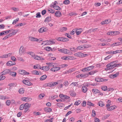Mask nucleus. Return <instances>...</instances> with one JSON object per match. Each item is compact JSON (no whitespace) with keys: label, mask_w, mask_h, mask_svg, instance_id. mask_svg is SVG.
<instances>
[{"label":"nucleus","mask_w":122,"mask_h":122,"mask_svg":"<svg viewBox=\"0 0 122 122\" xmlns=\"http://www.w3.org/2000/svg\"><path fill=\"white\" fill-rule=\"evenodd\" d=\"M118 61H112L108 64L112 69L116 67H118L121 65L120 64H117Z\"/></svg>","instance_id":"nucleus-1"},{"label":"nucleus","mask_w":122,"mask_h":122,"mask_svg":"<svg viewBox=\"0 0 122 122\" xmlns=\"http://www.w3.org/2000/svg\"><path fill=\"white\" fill-rule=\"evenodd\" d=\"M88 54H83L81 52H79L74 54V55L78 57H82L85 56Z\"/></svg>","instance_id":"nucleus-2"},{"label":"nucleus","mask_w":122,"mask_h":122,"mask_svg":"<svg viewBox=\"0 0 122 122\" xmlns=\"http://www.w3.org/2000/svg\"><path fill=\"white\" fill-rule=\"evenodd\" d=\"M58 50L60 52L64 54H70L71 53L70 50L65 49H60Z\"/></svg>","instance_id":"nucleus-3"},{"label":"nucleus","mask_w":122,"mask_h":122,"mask_svg":"<svg viewBox=\"0 0 122 122\" xmlns=\"http://www.w3.org/2000/svg\"><path fill=\"white\" fill-rule=\"evenodd\" d=\"M56 40L58 41L63 42H66L69 41V40L67 38H66L63 37H57Z\"/></svg>","instance_id":"nucleus-4"},{"label":"nucleus","mask_w":122,"mask_h":122,"mask_svg":"<svg viewBox=\"0 0 122 122\" xmlns=\"http://www.w3.org/2000/svg\"><path fill=\"white\" fill-rule=\"evenodd\" d=\"M119 33L120 32L119 31H111L109 32V34L108 33L107 34L108 35H115L117 34H119Z\"/></svg>","instance_id":"nucleus-5"},{"label":"nucleus","mask_w":122,"mask_h":122,"mask_svg":"<svg viewBox=\"0 0 122 122\" xmlns=\"http://www.w3.org/2000/svg\"><path fill=\"white\" fill-rule=\"evenodd\" d=\"M10 71H11L10 70L6 69L4 70L1 73L2 75H5L7 74H10Z\"/></svg>","instance_id":"nucleus-6"},{"label":"nucleus","mask_w":122,"mask_h":122,"mask_svg":"<svg viewBox=\"0 0 122 122\" xmlns=\"http://www.w3.org/2000/svg\"><path fill=\"white\" fill-rule=\"evenodd\" d=\"M23 83L26 85L28 86H30L32 85V83L27 80H24L22 81Z\"/></svg>","instance_id":"nucleus-7"},{"label":"nucleus","mask_w":122,"mask_h":122,"mask_svg":"<svg viewBox=\"0 0 122 122\" xmlns=\"http://www.w3.org/2000/svg\"><path fill=\"white\" fill-rule=\"evenodd\" d=\"M87 46L84 45L83 46H78L77 48V49L79 50H82L85 49L86 48H87Z\"/></svg>","instance_id":"nucleus-8"},{"label":"nucleus","mask_w":122,"mask_h":122,"mask_svg":"<svg viewBox=\"0 0 122 122\" xmlns=\"http://www.w3.org/2000/svg\"><path fill=\"white\" fill-rule=\"evenodd\" d=\"M24 109L25 112H26L27 111L29 108L30 107V105H29L28 103H26L25 104H24Z\"/></svg>","instance_id":"nucleus-9"},{"label":"nucleus","mask_w":122,"mask_h":122,"mask_svg":"<svg viewBox=\"0 0 122 122\" xmlns=\"http://www.w3.org/2000/svg\"><path fill=\"white\" fill-rule=\"evenodd\" d=\"M19 73L20 74L22 75H28L30 74L29 72H27L26 71L23 70H20L19 71Z\"/></svg>","instance_id":"nucleus-10"},{"label":"nucleus","mask_w":122,"mask_h":122,"mask_svg":"<svg viewBox=\"0 0 122 122\" xmlns=\"http://www.w3.org/2000/svg\"><path fill=\"white\" fill-rule=\"evenodd\" d=\"M60 69V67H54L51 68V70L52 71L55 72L59 70Z\"/></svg>","instance_id":"nucleus-11"},{"label":"nucleus","mask_w":122,"mask_h":122,"mask_svg":"<svg viewBox=\"0 0 122 122\" xmlns=\"http://www.w3.org/2000/svg\"><path fill=\"white\" fill-rule=\"evenodd\" d=\"M86 86H83L81 88L83 92L84 93H86V92L88 90L87 88V87H88V85H87Z\"/></svg>","instance_id":"nucleus-12"},{"label":"nucleus","mask_w":122,"mask_h":122,"mask_svg":"<svg viewBox=\"0 0 122 122\" xmlns=\"http://www.w3.org/2000/svg\"><path fill=\"white\" fill-rule=\"evenodd\" d=\"M15 64V62H13L12 61H8L6 63V65L8 66H11Z\"/></svg>","instance_id":"nucleus-13"},{"label":"nucleus","mask_w":122,"mask_h":122,"mask_svg":"<svg viewBox=\"0 0 122 122\" xmlns=\"http://www.w3.org/2000/svg\"><path fill=\"white\" fill-rule=\"evenodd\" d=\"M111 20H107L102 22L101 24L102 25H104L108 24L110 22Z\"/></svg>","instance_id":"nucleus-14"},{"label":"nucleus","mask_w":122,"mask_h":122,"mask_svg":"<svg viewBox=\"0 0 122 122\" xmlns=\"http://www.w3.org/2000/svg\"><path fill=\"white\" fill-rule=\"evenodd\" d=\"M55 15L56 17H60L62 15L61 13L59 11H57L55 13Z\"/></svg>","instance_id":"nucleus-15"},{"label":"nucleus","mask_w":122,"mask_h":122,"mask_svg":"<svg viewBox=\"0 0 122 122\" xmlns=\"http://www.w3.org/2000/svg\"><path fill=\"white\" fill-rule=\"evenodd\" d=\"M44 111L46 112H51L52 111V109L51 108L49 107H45L44 109Z\"/></svg>","instance_id":"nucleus-16"},{"label":"nucleus","mask_w":122,"mask_h":122,"mask_svg":"<svg viewBox=\"0 0 122 122\" xmlns=\"http://www.w3.org/2000/svg\"><path fill=\"white\" fill-rule=\"evenodd\" d=\"M97 28H96L95 29H89L88 30L87 33H90L92 32H94L95 31H97Z\"/></svg>","instance_id":"nucleus-17"},{"label":"nucleus","mask_w":122,"mask_h":122,"mask_svg":"<svg viewBox=\"0 0 122 122\" xmlns=\"http://www.w3.org/2000/svg\"><path fill=\"white\" fill-rule=\"evenodd\" d=\"M30 41H36L37 42H38L39 41V39H38L34 37H30Z\"/></svg>","instance_id":"nucleus-18"},{"label":"nucleus","mask_w":122,"mask_h":122,"mask_svg":"<svg viewBox=\"0 0 122 122\" xmlns=\"http://www.w3.org/2000/svg\"><path fill=\"white\" fill-rule=\"evenodd\" d=\"M24 51V47L23 46H21L20 49L19 51V54L20 55H21L23 53Z\"/></svg>","instance_id":"nucleus-19"},{"label":"nucleus","mask_w":122,"mask_h":122,"mask_svg":"<svg viewBox=\"0 0 122 122\" xmlns=\"http://www.w3.org/2000/svg\"><path fill=\"white\" fill-rule=\"evenodd\" d=\"M12 54V53H10L4 55H3V56H1L0 57V58H7L8 56H10Z\"/></svg>","instance_id":"nucleus-20"},{"label":"nucleus","mask_w":122,"mask_h":122,"mask_svg":"<svg viewBox=\"0 0 122 122\" xmlns=\"http://www.w3.org/2000/svg\"><path fill=\"white\" fill-rule=\"evenodd\" d=\"M51 16H48L45 19L44 21V22L47 23L48 22H49L51 20Z\"/></svg>","instance_id":"nucleus-21"},{"label":"nucleus","mask_w":122,"mask_h":122,"mask_svg":"<svg viewBox=\"0 0 122 122\" xmlns=\"http://www.w3.org/2000/svg\"><path fill=\"white\" fill-rule=\"evenodd\" d=\"M92 91L93 93L95 94H96L97 93H100V91L98 90L95 89H92Z\"/></svg>","instance_id":"nucleus-22"},{"label":"nucleus","mask_w":122,"mask_h":122,"mask_svg":"<svg viewBox=\"0 0 122 122\" xmlns=\"http://www.w3.org/2000/svg\"><path fill=\"white\" fill-rule=\"evenodd\" d=\"M46 31V29L44 28V27H42L40 28L38 30V31L39 33H42Z\"/></svg>","instance_id":"nucleus-23"},{"label":"nucleus","mask_w":122,"mask_h":122,"mask_svg":"<svg viewBox=\"0 0 122 122\" xmlns=\"http://www.w3.org/2000/svg\"><path fill=\"white\" fill-rule=\"evenodd\" d=\"M115 107L116 106H111L108 108L107 110L108 111L112 110L115 109Z\"/></svg>","instance_id":"nucleus-24"},{"label":"nucleus","mask_w":122,"mask_h":122,"mask_svg":"<svg viewBox=\"0 0 122 122\" xmlns=\"http://www.w3.org/2000/svg\"><path fill=\"white\" fill-rule=\"evenodd\" d=\"M82 29H77V30L76 32V34L77 35H78L81 33V32L82 31Z\"/></svg>","instance_id":"nucleus-25"},{"label":"nucleus","mask_w":122,"mask_h":122,"mask_svg":"<svg viewBox=\"0 0 122 122\" xmlns=\"http://www.w3.org/2000/svg\"><path fill=\"white\" fill-rule=\"evenodd\" d=\"M119 74V72H117L115 74L111 75V77L112 79H113L118 76Z\"/></svg>","instance_id":"nucleus-26"},{"label":"nucleus","mask_w":122,"mask_h":122,"mask_svg":"<svg viewBox=\"0 0 122 122\" xmlns=\"http://www.w3.org/2000/svg\"><path fill=\"white\" fill-rule=\"evenodd\" d=\"M56 104L59 107H62L64 105V104L61 103H57Z\"/></svg>","instance_id":"nucleus-27"},{"label":"nucleus","mask_w":122,"mask_h":122,"mask_svg":"<svg viewBox=\"0 0 122 122\" xmlns=\"http://www.w3.org/2000/svg\"><path fill=\"white\" fill-rule=\"evenodd\" d=\"M17 74L14 71H10V75H11L13 77L16 76Z\"/></svg>","instance_id":"nucleus-28"},{"label":"nucleus","mask_w":122,"mask_h":122,"mask_svg":"<svg viewBox=\"0 0 122 122\" xmlns=\"http://www.w3.org/2000/svg\"><path fill=\"white\" fill-rule=\"evenodd\" d=\"M103 80L102 78H97L95 79V81L98 82H103Z\"/></svg>","instance_id":"nucleus-29"},{"label":"nucleus","mask_w":122,"mask_h":122,"mask_svg":"<svg viewBox=\"0 0 122 122\" xmlns=\"http://www.w3.org/2000/svg\"><path fill=\"white\" fill-rule=\"evenodd\" d=\"M53 8L56 10H61V8L59 6L57 5H55L53 6Z\"/></svg>","instance_id":"nucleus-30"},{"label":"nucleus","mask_w":122,"mask_h":122,"mask_svg":"<svg viewBox=\"0 0 122 122\" xmlns=\"http://www.w3.org/2000/svg\"><path fill=\"white\" fill-rule=\"evenodd\" d=\"M98 105L102 107L104 105V104L102 101H99L98 103Z\"/></svg>","instance_id":"nucleus-31"},{"label":"nucleus","mask_w":122,"mask_h":122,"mask_svg":"<svg viewBox=\"0 0 122 122\" xmlns=\"http://www.w3.org/2000/svg\"><path fill=\"white\" fill-rule=\"evenodd\" d=\"M94 66H92L86 67L87 71H90L92 70L94 68Z\"/></svg>","instance_id":"nucleus-32"},{"label":"nucleus","mask_w":122,"mask_h":122,"mask_svg":"<svg viewBox=\"0 0 122 122\" xmlns=\"http://www.w3.org/2000/svg\"><path fill=\"white\" fill-rule=\"evenodd\" d=\"M25 90L23 88H21L19 90V92L20 94H23Z\"/></svg>","instance_id":"nucleus-33"},{"label":"nucleus","mask_w":122,"mask_h":122,"mask_svg":"<svg viewBox=\"0 0 122 122\" xmlns=\"http://www.w3.org/2000/svg\"><path fill=\"white\" fill-rule=\"evenodd\" d=\"M32 73L35 75H39V72L36 70H34L31 71Z\"/></svg>","instance_id":"nucleus-34"},{"label":"nucleus","mask_w":122,"mask_h":122,"mask_svg":"<svg viewBox=\"0 0 122 122\" xmlns=\"http://www.w3.org/2000/svg\"><path fill=\"white\" fill-rule=\"evenodd\" d=\"M46 86H49L50 87H53L52 82H49L46 84Z\"/></svg>","instance_id":"nucleus-35"},{"label":"nucleus","mask_w":122,"mask_h":122,"mask_svg":"<svg viewBox=\"0 0 122 122\" xmlns=\"http://www.w3.org/2000/svg\"><path fill=\"white\" fill-rule=\"evenodd\" d=\"M97 72V71L96 70L95 71H92L90 72H88V75H92L94 74L95 73Z\"/></svg>","instance_id":"nucleus-36"},{"label":"nucleus","mask_w":122,"mask_h":122,"mask_svg":"<svg viewBox=\"0 0 122 122\" xmlns=\"http://www.w3.org/2000/svg\"><path fill=\"white\" fill-rule=\"evenodd\" d=\"M67 28L66 27H64L60 29V30L61 32H63L66 30Z\"/></svg>","instance_id":"nucleus-37"},{"label":"nucleus","mask_w":122,"mask_h":122,"mask_svg":"<svg viewBox=\"0 0 122 122\" xmlns=\"http://www.w3.org/2000/svg\"><path fill=\"white\" fill-rule=\"evenodd\" d=\"M47 76L46 75H44L41 76L40 78V79L41 80H43L46 79Z\"/></svg>","instance_id":"nucleus-38"},{"label":"nucleus","mask_w":122,"mask_h":122,"mask_svg":"<svg viewBox=\"0 0 122 122\" xmlns=\"http://www.w3.org/2000/svg\"><path fill=\"white\" fill-rule=\"evenodd\" d=\"M101 89L104 91H106L107 90V87L105 86H103L101 87Z\"/></svg>","instance_id":"nucleus-39"},{"label":"nucleus","mask_w":122,"mask_h":122,"mask_svg":"<svg viewBox=\"0 0 122 122\" xmlns=\"http://www.w3.org/2000/svg\"><path fill=\"white\" fill-rule=\"evenodd\" d=\"M70 1L68 0H64L63 2V3L65 5H68L70 4Z\"/></svg>","instance_id":"nucleus-40"},{"label":"nucleus","mask_w":122,"mask_h":122,"mask_svg":"<svg viewBox=\"0 0 122 122\" xmlns=\"http://www.w3.org/2000/svg\"><path fill=\"white\" fill-rule=\"evenodd\" d=\"M107 67L105 69L106 70H110L112 69L109 65L107 64L106 66Z\"/></svg>","instance_id":"nucleus-41"},{"label":"nucleus","mask_w":122,"mask_h":122,"mask_svg":"<svg viewBox=\"0 0 122 122\" xmlns=\"http://www.w3.org/2000/svg\"><path fill=\"white\" fill-rule=\"evenodd\" d=\"M122 51V50H117L115 51H112V54H116L117 53H121V52Z\"/></svg>","instance_id":"nucleus-42"},{"label":"nucleus","mask_w":122,"mask_h":122,"mask_svg":"<svg viewBox=\"0 0 122 122\" xmlns=\"http://www.w3.org/2000/svg\"><path fill=\"white\" fill-rule=\"evenodd\" d=\"M76 30L77 29H73L70 33V34L71 35H73L76 32Z\"/></svg>","instance_id":"nucleus-43"},{"label":"nucleus","mask_w":122,"mask_h":122,"mask_svg":"<svg viewBox=\"0 0 122 122\" xmlns=\"http://www.w3.org/2000/svg\"><path fill=\"white\" fill-rule=\"evenodd\" d=\"M35 58L37 60H41V58L39 56L37 55H35L34 56Z\"/></svg>","instance_id":"nucleus-44"},{"label":"nucleus","mask_w":122,"mask_h":122,"mask_svg":"<svg viewBox=\"0 0 122 122\" xmlns=\"http://www.w3.org/2000/svg\"><path fill=\"white\" fill-rule=\"evenodd\" d=\"M19 20V18H17L15 20H13L12 24L13 25H14Z\"/></svg>","instance_id":"nucleus-45"},{"label":"nucleus","mask_w":122,"mask_h":122,"mask_svg":"<svg viewBox=\"0 0 122 122\" xmlns=\"http://www.w3.org/2000/svg\"><path fill=\"white\" fill-rule=\"evenodd\" d=\"M45 49L47 51H50V50H51L52 51L53 50L51 49V48L49 46H47L46 47Z\"/></svg>","instance_id":"nucleus-46"},{"label":"nucleus","mask_w":122,"mask_h":122,"mask_svg":"<svg viewBox=\"0 0 122 122\" xmlns=\"http://www.w3.org/2000/svg\"><path fill=\"white\" fill-rule=\"evenodd\" d=\"M81 103V101L80 100H78L76 101L74 104L75 105L77 106Z\"/></svg>","instance_id":"nucleus-47"},{"label":"nucleus","mask_w":122,"mask_h":122,"mask_svg":"<svg viewBox=\"0 0 122 122\" xmlns=\"http://www.w3.org/2000/svg\"><path fill=\"white\" fill-rule=\"evenodd\" d=\"M78 82H73L71 84V85H73L74 86H78L79 84L78 83Z\"/></svg>","instance_id":"nucleus-48"},{"label":"nucleus","mask_w":122,"mask_h":122,"mask_svg":"<svg viewBox=\"0 0 122 122\" xmlns=\"http://www.w3.org/2000/svg\"><path fill=\"white\" fill-rule=\"evenodd\" d=\"M70 95L73 97H74L76 95V93L74 91H70Z\"/></svg>","instance_id":"nucleus-49"},{"label":"nucleus","mask_w":122,"mask_h":122,"mask_svg":"<svg viewBox=\"0 0 122 122\" xmlns=\"http://www.w3.org/2000/svg\"><path fill=\"white\" fill-rule=\"evenodd\" d=\"M57 102H64L65 100L64 99V98L61 99H57L56 100Z\"/></svg>","instance_id":"nucleus-50"},{"label":"nucleus","mask_w":122,"mask_h":122,"mask_svg":"<svg viewBox=\"0 0 122 122\" xmlns=\"http://www.w3.org/2000/svg\"><path fill=\"white\" fill-rule=\"evenodd\" d=\"M96 115V113L95 111L94 110H93L92 111V116L94 117Z\"/></svg>","instance_id":"nucleus-51"},{"label":"nucleus","mask_w":122,"mask_h":122,"mask_svg":"<svg viewBox=\"0 0 122 122\" xmlns=\"http://www.w3.org/2000/svg\"><path fill=\"white\" fill-rule=\"evenodd\" d=\"M24 104H23L21 105L20 106V107L19 108V109L20 110H23L24 109Z\"/></svg>","instance_id":"nucleus-52"},{"label":"nucleus","mask_w":122,"mask_h":122,"mask_svg":"<svg viewBox=\"0 0 122 122\" xmlns=\"http://www.w3.org/2000/svg\"><path fill=\"white\" fill-rule=\"evenodd\" d=\"M36 66H37V67L38 69H40L41 70H43V68L44 67V66H42V67H41L40 65L39 64H37L36 65Z\"/></svg>","instance_id":"nucleus-53"},{"label":"nucleus","mask_w":122,"mask_h":122,"mask_svg":"<svg viewBox=\"0 0 122 122\" xmlns=\"http://www.w3.org/2000/svg\"><path fill=\"white\" fill-rule=\"evenodd\" d=\"M77 15V14L76 13L74 12H71L69 14V15L70 16L73 15Z\"/></svg>","instance_id":"nucleus-54"},{"label":"nucleus","mask_w":122,"mask_h":122,"mask_svg":"<svg viewBox=\"0 0 122 122\" xmlns=\"http://www.w3.org/2000/svg\"><path fill=\"white\" fill-rule=\"evenodd\" d=\"M87 42V41H86L85 40H81L80 41H79L78 42L79 43H82L85 44Z\"/></svg>","instance_id":"nucleus-55"},{"label":"nucleus","mask_w":122,"mask_h":122,"mask_svg":"<svg viewBox=\"0 0 122 122\" xmlns=\"http://www.w3.org/2000/svg\"><path fill=\"white\" fill-rule=\"evenodd\" d=\"M3 75H1V76H0V81L3 80L5 78V76Z\"/></svg>","instance_id":"nucleus-56"},{"label":"nucleus","mask_w":122,"mask_h":122,"mask_svg":"<svg viewBox=\"0 0 122 122\" xmlns=\"http://www.w3.org/2000/svg\"><path fill=\"white\" fill-rule=\"evenodd\" d=\"M10 103V101L9 100H7L6 102V104L7 105L9 106Z\"/></svg>","instance_id":"nucleus-57"},{"label":"nucleus","mask_w":122,"mask_h":122,"mask_svg":"<svg viewBox=\"0 0 122 122\" xmlns=\"http://www.w3.org/2000/svg\"><path fill=\"white\" fill-rule=\"evenodd\" d=\"M49 69L48 68V66H44V68H43V70H44V71H48Z\"/></svg>","instance_id":"nucleus-58"},{"label":"nucleus","mask_w":122,"mask_h":122,"mask_svg":"<svg viewBox=\"0 0 122 122\" xmlns=\"http://www.w3.org/2000/svg\"><path fill=\"white\" fill-rule=\"evenodd\" d=\"M26 53L27 54L30 55L32 56H33L35 54L34 53L32 52H26Z\"/></svg>","instance_id":"nucleus-59"},{"label":"nucleus","mask_w":122,"mask_h":122,"mask_svg":"<svg viewBox=\"0 0 122 122\" xmlns=\"http://www.w3.org/2000/svg\"><path fill=\"white\" fill-rule=\"evenodd\" d=\"M48 11L51 13H55V10L52 9H51L50 10H48Z\"/></svg>","instance_id":"nucleus-60"},{"label":"nucleus","mask_w":122,"mask_h":122,"mask_svg":"<svg viewBox=\"0 0 122 122\" xmlns=\"http://www.w3.org/2000/svg\"><path fill=\"white\" fill-rule=\"evenodd\" d=\"M44 96L45 94L44 93L40 94L39 95V97L41 99Z\"/></svg>","instance_id":"nucleus-61"},{"label":"nucleus","mask_w":122,"mask_h":122,"mask_svg":"<svg viewBox=\"0 0 122 122\" xmlns=\"http://www.w3.org/2000/svg\"><path fill=\"white\" fill-rule=\"evenodd\" d=\"M63 85H65V86H67L69 85V83L68 81H65L64 82Z\"/></svg>","instance_id":"nucleus-62"},{"label":"nucleus","mask_w":122,"mask_h":122,"mask_svg":"<svg viewBox=\"0 0 122 122\" xmlns=\"http://www.w3.org/2000/svg\"><path fill=\"white\" fill-rule=\"evenodd\" d=\"M57 97V96L56 95H54L51 96V98L52 99H54L56 98Z\"/></svg>","instance_id":"nucleus-63"},{"label":"nucleus","mask_w":122,"mask_h":122,"mask_svg":"<svg viewBox=\"0 0 122 122\" xmlns=\"http://www.w3.org/2000/svg\"><path fill=\"white\" fill-rule=\"evenodd\" d=\"M41 17V15H40V12H38L36 14V18H40Z\"/></svg>","instance_id":"nucleus-64"}]
</instances>
